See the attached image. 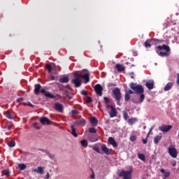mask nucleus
<instances>
[{"label": "nucleus", "instance_id": "obj_55", "mask_svg": "<svg viewBox=\"0 0 179 179\" xmlns=\"http://www.w3.org/2000/svg\"><path fill=\"white\" fill-rule=\"evenodd\" d=\"M50 80H55V76H50Z\"/></svg>", "mask_w": 179, "mask_h": 179}, {"label": "nucleus", "instance_id": "obj_38", "mask_svg": "<svg viewBox=\"0 0 179 179\" xmlns=\"http://www.w3.org/2000/svg\"><path fill=\"white\" fill-rule=\"evenodd\" d=\"M130 99H131V95H129V94L125 93V94H124L125 101H129Z\"/></svg>", "mask_w": 179, "mask_h": 179}, {"label": "nucleus", "instance_id": "obj_9", "mask_svg": "<svg viewBox=\"0 0 179 179\" xmlns=\"http://www.w3.org/2000/svg\"><path fill=\"white\" fill-rule=\"evenodd\" d=\"M169 153L170 156H171V157H174V158L177 157L178 155V152H177V149L174 147L169 148Z\"/></svg>", "mask_w": 179, "mask_h": 179}, {"label": "nucleus", "instance_id": "obj_51", "mask_svg": "<svg viewBox=\"0 0 179 179\" xmlns=\"http://www.w3.org/2000/svg\"><path fill=\"white\" fill-rule=\"evenodd\" d=\"M126 94L131 95V94H134V92L132 90H129L128 92H126Z\"/></svg>", "mask_w": 179, "mask_h": 179}, {"label": "nucleus", "instance_id": "obj_37", "mask_svg": "<svg viewBox=\"0 0 179 179\" xmlns=\"http://www.w3.org/2000/svg\"><path fill=\"white\" fill-rule=\"evenodd\" d=\"M138 157L140 159V160H142L143 162H145V155L143 154H138Z\"/></svg>", "mask_w": 179, "mask_h": 179}, {"label": "nucleus", "instance_id": "obj_39", "mask_svg": "<svg viewBox=\"0 0 179 179\" xmlns=\"http://www.w3.org/2000/svg\"><path fill=\"white\" fill-rule=\"evenodd\" d=\"M129 115H128V113H127V111H124L123 112V117H124V120H125V121H127V120H128V118H129Z\"/></svg>", "mask_w": 179, "mask_h": 179}, {"label": "nucleus", "instance_id": "obj_6", "mask_svg": "<svg viewBox=\"0 0 179 179\" xmlns=\"http://www.w3.org/2000/svg\"><path fill=\"white\" fill-rule=\"evenodd\" d=\"M94 92L98 96H103V86L100 84H96L94 87Z\"/></svg>", "mask_w": 179, "mask_h": 179}, {"label": "nucleus", "instance_id": "obj_17", "mask_svg": "<svg viewBox=\"0 0 179 179\" xmlns=\"http://www.w3.org/2000/svg\"><path fill=\"white\" fill-rule=\"evenodd\" d=\"M34 94H38L40 92H41V85L40 84H35L34 85Z\"/></svg>", "mask_w": 179, "mask_h": 179}, {"label": "nucleus", "instance_id": "obj_3", "mask_svg": "<svg viewBox=\"0 0 179 179\" xmlns=\"http://www.w3.org/2000/svg\"><path fill=\"white\" fill-rule=\"evenodd\" d=\"M113 99L117 102V106H121V99L122 96L121 95V90L118 87H115L113 90Z\"/></svg>", "mask_w": 179, "mask_h": 179}, {"label": "nucleus", "instance_id": "obj_36", "mask_svg": "<svg viewBox=\"0 0 179 179\" xmlns=\"http://www.w3.org/2000/svg\"><path fill=\"white\" fill-rule=\"evenodd\" d=\"M89 132H90V134H97V130H96L94 127H91L89 129Z\"/></svg>", "mask_w": 179, "mask_h": 179}, {"label": "nucleus", "instance_id": "obj_24", "mask_svg": "<svg viewBox=\"0 0 179 179\" xmlns=\"http://www.w3.org/2000/svg\"><path fill=\"white\" fill-rule=\"evenodd\" d=\"M115 68L118 72H123V71H125V67L120 64H117Z\"/></svg>", "mask_w": 179, "mask_h": 179}, {"label": "nucleus", "instance_id": "obj_32", "mask_svg": "<svg viewBox=\"0 0 179 179\" xmlns=\"http://www.w3.org/2000/svg\"><path fill=\"white\" fill-rule=\"evenodd\" d=\"M80 144L83 148H87V145H89V143L87 142V140L84 139L80 141Z\"/></svg>", "mask_w": 179, "mask_h": 179}, {"label": "nucleus", "instance_id": "obj_25", "mask_svg": "<svg viewBox=\"0 0 179 179\" xmlns=\"http://www.w3.org/2000/svg\"><path fill=\"white\" fill-rule=\"evenodd\" d=\"M173 87V83H168L164 88V92H169V90H171Z\"/></svg>", "mask_w": 179, "mask_h": 179}, {"label": "nucleus", "instance_id": "obj_21", "mask_svg": "<svg viewBox=\"0 0 179 179\" xmlns=\"http://www.w3.org/2000/svg\"><path fill=\"white\" fill-rule=\"evenodd\" d=\"M117 112L115 108L110 109V112L109 113L110 118H114V117H117Z\"/></svg>", "mask_w": 179, "mask_h": 179}, {"label": "nucleus", "instance_id": "obj_49", "mask_svg": "<svg viewBox=\"0 0 179 179\" xmlns=\"http://www.w3.org/2000/svg\"><path fill=\"white\" fill-rule=\"evenodd\" d=\"M81 94H83V96H87V92L83 90V91H81Z\"/></svg>", "mask_w": 179, "mask_h": 179}, {"label": "nucleus", "instance_id": "obj_28", "mask_svg": "<svg viewBox=\"0 0 179 179\" xmlns=\"http://www.w3.org/2000/svg\"><path fill=\"white\" fill-rule=\"evenodd\" d=\"M160 172L164 174V178H169L170 177V172L166 171L164 169H161Z\"/></svg>", "mask_w": 179, "mask_h": 179}, {"label": "nucleus", "instance_id": "obj_13", "mask_svg": "<svg viewBox=\"0 0 179 179\" xmlns=\"http://www.w3.org/2000/svg\"><path fill=\"white\" fill-rule=\"evenodd\" d=\"M146 87L149 89V90H152L155 87V81L153 80H149L145 83Z\"/></svg>", "mask_w": 179, "mask_h": 179}, {"label": "nucleus", "instance_id": "obj_57", "mask_svg": "<svg viewBox=\"0 0 179 179\" xmlns=\"http://www.w3.org/2000/svg\"><path fill=\"white\" fill-rule=\"evenodd\" d=\"M131 79H134V72L131 73Z\"/></svg>", "mask_w": 179, "mask_h": 179}, {"label": "nucleus", "instance_id": "obj_34", "mask_svg": "<svg viewBox=\"0 0 179 179\" xmlns=\"http://www.w3.org/2000/svg\"><path fill=\"white\" fill-rule=\"evenodd\" d=\"M7 145L9 148H15L16 143L13 141H11L8 142Z\"/></svg>", "mask_w": 179, "mask_h": 179}, {"label": "nucleus", "instance_id": "obj_11", "mask_svg": "<svg viewBox=\"0 0 179 179\" xmlns=\"http://www.w3.org/2000/svg\"><path fill=\"white\" fill-rule=\"evenodd\" d=\"M40 122L42 124V125H50V124H51L50 119H48L47 117H41Z\"/></svg>", "mask_w": 179, "mask_h": 179}, {"label": "nucleus", "instance_id": "obj_20", "mask_svg": "<svg viewBox=\"0 0 179 179\" xmlns=\"http://www.w3.org/2000/svg\"><path fill=\"white\" fill-rule=\"evenodd\" d=\"M108 142L113 146V148H117L118 146V144H117V141L114 139L113 137L108 138Z\"/></svg>", "mask_w": 179, "mask_h": 179}, {"label": "nucleus", "instance_id": "obj_16", "mask_svg": "<svg viewBox=\"0 0 179 179\" xmlns=\"http://www.w3.org/2000/svg\"><path fill=\"white\" fill-rule=\"evenodd\" d=\"M12 127H13V123L10 121H8L4 126L3 129H5V131H10Z\"/></svg>", "mask_w": 179, "mask_h": 179}, {"label": "nucleus", "instance_id": "obj_19", "mask_svg": "<svg viewBox=\"0 0 179 179\" xmlns=\"http://www.w3.org/2000/svg\"><path fill=\"white\" fill-rule=\"evenodd\" d=\"M3 114L6 118H8V120H15V116L10 114V112L9 110L3 112Z\"/></svg>", "mask_w": 179, "mask_h": 179}, {"label": "nucleus", "instance_id": "obj_52", "mask_svg": "<svg viewBox=\"0 0 179 179\" xmlns=\"http://www.w3.org/2000/svg\"><path fill=\"white\" fill-rule=\"evenodd\" d=\"M24 99L23 98H19L17 99V103H22Z\"/></svg>", "mask_w": 179, "mask_h": 179}, {"label": "nucleus", "instance_id": "obj_15", "mask_svg": "<svg viewBox=\"0 0 179 179\" xmlns=\"http://www.w3.org/2000/svg\"><path fill=\"white\" fill-rule=\"evenodd\" d=\"M101 149L102 152H103V153H105V155H111V152H110V150H108V148H107V145H106V144H103L101 146Z\"/></svg>", "mask_w": 179, "mask_h": 179}, {"label": "nucleus", "instance_id": "obj_1", "mask_svg": "<svg viewBox=\"0 0 179 179\" xmlns=\"http://www.w3.org/2000/svg\"><path fill=\"white\" fill-rule=\"evenodd\" d=\"M130 89L135 92L136 94H140L139 101L140 103H143V100H145V90L141 85H138L136 83H131L130 84Z\"/></svg>", "mask_w": 179, "mask_h": 179}, {"label": "nucleus", "instance_id": "obj_26", "mask_svg": "<svg viewBox=\"0 0 179 179\" xmlns=\"http://www.w3.org/2000/svg\"><path fill=\"white\" fill-rule=\"evenodd\" d=\"M76 125H85L86 120L85 119H79L75 122Z\"/></svg>", "mask_w": 179, "mask_h": 179}, {"label": "nucleus", "instance_id": "obj_40", "mask_svg": "<svg viewBox=\"0 0 179 179\" xmlns=\"http://www.w3.org/2000/svg\"><path fill=\"white\" fill-rule=\"evenodd\" d=\"M148 138H149V133L147 134V136L145 138L142 139V142H143V143H144V145H146V143H148Z\"/></svg>", "mask_w": 179, "mask_h": 179}, {"label": "nucleus", "instance_id": "obj_54", "mask_svg": "<svg viewBox=\"0 0 179 179\" xmlns=\"http://www.w3.org/2000/svg\"><path fill=\"white\" fill-rule=\"evenodd\" d=\"M45 178V179L50 178V173H48V172L47 173V174H46Z\"/></svg>", "mask_w": 179, "mask_h": 179}, {"label": "nucleus", "instance_id": "obj_35", "mask_svg": "<svg viewBox=\"0 0 179 179\" xmlns=\"http://www.w3.org/2000/svg\"><path fill=\"white\" fill-rule=\"evenodd\" d=\"M46 69L48 71V73H51V72H52V66H51V64H46Z\"/></svg>", "mask_w": 179, "mask_h": 179}, {"label": "nucleus", "instance_id": "obj_10", "mask_svg": "<svg viewBox=\"0 0 179 179\" xmlns=\"http://www.w3.org/2000/svg\"><path fill=\"white\" fill-rule=\"evenodd\" d=\"M155 41H156L153 38L148 39L144 43V47H145V48H150L152 47V45H153V44H155Z\"/></svg>", "mask_w": 179, "mask_h": 179}, {"label": "nucleus", "instance_id": "obj_12", "mask_svg": "<svg viewBox=\"0 0 179 179\" xmlns=\"http://www.w3.org/2000/svg\"><path fill=\"white\" fill-rule=\"evenodd\" d=\"M81 79H84L85 83H89V82H90V73H86L82 75Z\"/></svg>", "mask_w": 179, "mask_h": 179}, {"label": "nucleus", "instance_id": "obj_18", "mask_svg": "<svg viewBox=\"0 0 179 179\" xmlns=\"http://www.w3.org/2000/svg\"><path fill=\"white\" fill-rule=\"evenodd\" d=\"M32 173H37L38 174H43L44 173V168L38 166L37 169L32 170Z\"/></svg>", "mask_w": 179, "mask_h": 179}, {"label": "nucleus", "instance_id": "obj_47", "mask_svg": "<svg viewBox=\"0 0 179 179\" xmlns=\"http://www.w3.org/2000/svg\"><path fill=\"white\" fill-rule=\"evenodd\" d=\"M92 149L97 153H100V148H99L98 147H93Z\"/></svg>", "mask_w": 179, "mask_h": 179}, {"label": "nucleus", "instance_id": "obj_14", "mask_svg": "<svg viewBox=\"0 0 179 179\" xmlns=\"http://www.w3.org/2000/svg\"><path fill=\"white\" fill-rule=\"evenodd\" d=\"M55 110H56V111H59V113H63L64 108H62V104L59 103H55Z\"/></svg>", "mask_w": 179, "mask_h": 179}, {"label": "nucleus", "instance_id": "obj_56", "mask_svg": "<svg viewBox=\"0 0 179 179\" xmlns=\"http://www.w3.org/2000/svg\"><path fill=\"white\" fill-rule=\"evenodd\" d=\"M177 85L179 86V73L178 74V78H177Z\"/></svg>", "mask_w": 179, "mask_h": 179}, {"label": "nucleus", "instance_id": "obj_23", "mask_svg": "<svg viewBox=\"0 0 179 179\" xmlns=\"http://www.w3.org/2000/svg\"><path fill=\"white\" fill-rule=\"evenodd\" d=\"M71 135H73L74 138H78V133H76V129H75V126H73V124H71Z\"/></svg>", "mask_w": 179, "mask_h": 179}, {"label": "nucleus", "instance_id": "obj_31", "mask_svg": "<svg viewBox=\"0 0 179 179\" xmlns=\"http://www.w3.org/2000/svg\"><path fill=\"white\" fill-rule=\"evenodd\" d=\"M138 122V119L134 117L128 120V124L129 125H134V124H135V122Z\"/></svg>", "mask_w": 179, "mask_h": 179}, {"label": "nucleus", "instance_id": "obj_5", "mask_svg": "<svg viewBox=\"0 0 179 179\" xmlns=\"http://www.w3.org/2000/svg\"><path fill=\"white\" fill-rule=\"evenodd\" d=\"M122 179H132V171H124L122 169L118 174Z\"/></svg>", "mask_w": 179, "mask_h": 179}, {"label": "nucleus", "instance_id": "obj_42", "mask_svg": "<svg viewBox=\"0 0 179 179\" xmlns=\"http://www.w3.org/2000/svg\"><path fill=\"white\" fill-rule=\"evenodd\" d=\"M103 100H104L105 104L110 103V99H108V97H107V96L103 97Z\"/></svg>", "mask_w": 179, "mask_h": 179}, {"label": "nucleus", "instance_id": "obj_59", "mask_svg": "<svg viewBox=\"0 0 179 179\" xmlns=\"http://www.w3.org/2000/svg\"><path fill=\"white\" fill-rule=\"evenodd\" d=\"M173 166H176V164H173Z\"/></svg>", "mask_w": 179, "mask_h": 179}, {"label": "nucleus", "instance_id": "obj_46", "mask_svg": "<svg viewBox=\"0 0 179 179\" xmlns=\"http://www.w3.org/2000/svg\"><path fill=\"white\" fill-rule=\"evenodd\" d=\"M86 103H92V97L90 96H87V99H86Z\"/></svg>", "mask_w": 179, "mask_h": 179}, {"label": "nucleus", "instance_id": "obj_27", "mask_svg": "<svg viewBox=\"0 0 179 179\" xmlns=\"http://www.w3.org/2000/svg\"><path fill=\"white\" fill-rule=\"evenodd\" d=\"M1 174H3V176H5V177H10V170L4 169L2 171Z\"/></svg>", "mask_w": 179, "mask_h": 179}, {"label": "nucleus", "instance_id": "obj_43", "mask_svg": "<svg viewBox=\"0 0 179 179\" xmlns=\"http://www.w3.org/2000/svg\"><path fill=\"white\" fill-rule=\"evenodd\" d=\"M24 106H28L29 107H31V108H34V105L32 104L30 102H28V103H24Z\"/></svg>", "mask_w": 179, "mask_h": 179}, {"label": "nucleus", "instance_id": "obj_22", "mask_svg": "<svg viewBox=\"0 0 179 179\" xmlns=\"http://www.w3.org/2000/svg\"><path fill=\"white\" fill-rule=\"evenodd\" d=\"M162 138H163L162 134H160L158 136H156L154 138V143H155V145H157L160 142V141H162Z\"/></svg>", "mask_w": 179, "mask_h": 179}, {"label": "nucleus", "instance_id": "obj_48", "mask_svg": "<svg viewBox=\"0 0 179 179\" xmlns=\"http://www.w3.org/2000/svg\"><path fill=\"white\" fill-rule=\"evenodd\" d=\"M33 125H34V128H36V129H40V127L38 126V123L35 122V123H34Z\"/></svg>", "mask_w": 179, "mask_h": 179}, {"label": "nucleus", "instance_id": "obj_4", "mask_svg": "<svg viewBox=\"0 0 179 179\" xmlns=\"http://www.w3.org/2000/svg\"><path fill=\"white\" fill-rule=\"evenodd\" d=\"M41 93L44 94L45 97H48V99H55V100L58 101L62 99V96L59 94L52 95L45 90V89H41Z\"/></svg>", "mask_w": 179, "mask_h": 179}, {"label": "nucleus", "instance_id": "obj_53", "mask_svg": "<svg viewBox=\"0 0 179 179\" xmlns=\"http://www.w3.org/2000/svg\"><path fill=\"white\" fill-rule=\"evenodd\" d=\"M155 128V126L152 127L150 129V131L148 134H149V135H150V132H152L153 131V129Z\"/></svg>", "mask_w": 179, "mask_h": 179}, {"label": "nucleus", "instance_id": "obj_7", "mask_svg": "<svg viewBox=\"0 0 179 179\" xmlns=\"http://www.w3.org/2000/svg\"><path fill=\"white\" fill-rule=\"evenodd\" d=\"M71 83L74 85L75 87H80L82 86V78H75L71 80Z\"/></svg>", "mask_w": 179, "mask_h": 179}, {"label": "nucleus", "instance_id": "obj_33", "mask_svg": "<svg viewBox=\"0 0 179 179\" xmlns=\"http://www.w3.org/2000/svg\"><path fill=\"white\" fill-rule=\"evenodd\" d=\"M18 169L20 171L26 170V169H27V166H26L24 164H19Z\"/></svg>", "mask_w": 179, "mask_h": 179}, {"label": "nucleus", "instance_id": "obj_45", "mask_svg": "<svg viewBox=\"0 0 179 179\" xmlns=\"http://www.w3.org/2000/svg\"><path fill=\"white\" fill-rule=\"evenodd\" d=\"M130 141L131 142H135V141H136V136H131Z\"/></svg>", "mask_w": 179, "mask_h": 179}, {"label": "nucleus", "instance_id": "obj_30", "mask_svg": "<svg viewBox=\"0 0 179 179\" xmlns=\"http://www.w3.org/2000/svg\"><path fill=\"white\" fill-rule=\"evenodd\" d=\"M90 122L92 124V125H97V124H99V121L95 117H91Z\"/></svg>", "mask_w": 179, "mask_h": 179}, {"label": "nucleus", "instance_id": "obj_50", "mask_svg": "<svg viewBox=\"0 0 179 179\" xmlns=\"http://www.w3.org/2000/svg\"><path fill=\"white\" fill-rule=\"evenodd\" d=\"M106 108H108V109L110 108V110H113V108H114V106H111V105H109V104L108 103V104H106Z\"/></svg>", "mask_w": 179, "mask_h": 179}, {"label": "nucleus", "instance_id": "obj_41", "mask_svg": "<svg viewBox=\"0 0 179 179\" xmlns=\"http://www.w3.org/2000/svg\"><path fill=\"white\" fill-rule=\"evenodd\" d=\"M74 78H81L82 74L79 73V72L77 71L74 73Z\"/></svg>", "mask_w": 179, "mask_h": 179}, {"label": "nucleus", "instance_id": "obj_29", "mask_svg": "<svg viewBox=\"0 0 179 179\" xmlns=\"http://www.w3.org/2000/svg\"><path fill=\"white\" fill-rule=\"evenodd\" d=\"M59 82H60V83H68V82H69V78L65 76L62 78H59Z\"/></svg>", "mask_w": 179, "mask_h": 179}, {"label": "nucleus", "instance_id": "obj_2", "mask_svg": "<svg viewBox=\"0 0 179 179\" xmlns=\"http://www.w3.org/2000/svg\"><path fill=\"white\" fill-rule=\"evenodd\" d=\"M155 51L159 57H169L170 55V46L163 44L156 47Z\"/></svg>", "mask_w": 179, "mask_h": 179}, {"label": "nucleus", "instance_id": "obj_44", "mask_svg": "<svg viewBox=\"0 0 179 179\" xmlns=\"http://www.w3.org/2000/svg\"><path fill=\"white\" fill-rule=\"evenodd\" d=\"M71 114H72V115H78V114H79V111H78L76 110H71Z\"/></svg>", "mask_w": 179, "mask_h": 179}, {"label": "nucleus", "instance_id": "obj_8", "mask_svg": "<svg viewBox=\"0 0 179 179\" xmlns=\"http://www.w3.org/2000/svg\"><path fill=\"white\" fill-rule=\"evenodd\" d=\"M172 128L173 126L171 125L163 124L159 127V131H161V132H169V131H170V129H171Z\"/></svg>", "mask_w": 179, "mask_h": 179}, {"label": "nucleus", "instance_id": "obj_58", "mask_svg": "<svg viewBox=\"0 0 179 179\" xmlns=\"http://www.w3.org/2000/svg\"><path fill=\"white\" fill-rule=\"evenodd\" d=\"M90 177H91L92 178H94V173H92V174L90 176Z\"/></svg>", "mask_w": 179, "mask_h": 179}]
</instances>
